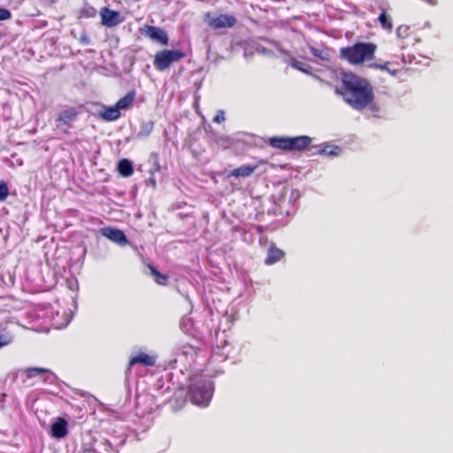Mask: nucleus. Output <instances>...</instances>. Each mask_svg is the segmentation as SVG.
Masks as SVG:
<instances>
[{"mask_svg":"<svg viewBox=\"0 0 453 453\" xmlns=\"http://www.w3.org/2000/svg\"><path fill=\"white\" fill-rule=\"evenodd\" d=\"M102 234L119 246H126L129 241L122 230L114 227H104L101 229Z\"/></svg>","mask_w":453,"mask_h":453,"instance_id":"obj_12","label":"nucleus"},{"mask_svg":"<svg viewBox=\"0 0 453 453\" xmlns=\"http://www.w3.org/2000/svg\"><path fill=\"white\" fill-rule=\"evenodd\" d=\"M102 24L107 27H113L123 22L124 19L118 11L104 7L100 11Z\"/></svg>","mask_w":453,"mask_h":453,"instance_id":"obj_11","label":"nucleus"},{"mask_svg":"<svg viewBox=\"0 0 453 453\" xmlns=\"http://www.w3.org/2000/svg\"><path fill=\"white\" fill-rule=\"evenodd\" d=\"M186 56L180 50H163L155 55L154 66L158 71H165L175 62L180 61Z\"/></svg>","mask_w":453,"mask_h":453,"instance_id":"obj_7","label":"nucleus"},{"mask_svg":"<svg viewBox=\"0 0 453 453\" xmlns=\"http://www.w3.org/2000/svg\"><path fill=\"white\" fill-rule=\"evenodd\" d=\"M342 88L336 92L342 96L344 101L353 109L361 111L367 106L373 112L379 111L378 107L372 105L374 99L373 88L365 78L353 73H342Z\"/></svg>","mask_w":453,"mask_h":453,"instance_id":"obj_1","label":"nucleus"},{"mask_svg":"<svg viewBox=\"0 0 453 453\" xmlns=\"http://www.w3.org/2000/svg\"><path fill=\"white\" fill-rule=\"evenodd\" d=\"M378 20L382 27L383 29L391 31L393 28V24L391 22V19L387 15L386 11L383 9L381 13L378 17Z\"/></svg>","mask_w":453,"mask_h":453,"instance_id":"obj_29","label":"nucleus"},{"mask_svg":"<svg viewBox=\"0 0 453 453\" xmlns=\"http://www.w3.org/2000/svg\"><path fill=\"white\" fill-rule=\"evenodd\" d=\"M141 34L150 38L154 42H157L162 45L168 44V35L161 27L145 26L144 27L141 28Z\"/></svg>","mask_w":453,"mask_h":453,"instance_id":"obj_10","label":"nucleus"},{"mask_svg":"<svg viewBox=\"0 0 453 453\" xmlns=\"http://www.w3.org/2000/svg\"><path fill=\"white\" fill-rule=\"evenodd\" d=\"M211 140L219 147H221L222 149H227L233 143V141H232V139L230 137H228L226 135H219V134H214L211 135Z\"/></svg>","mask_w":453,"mask_h":453,"instance_id":"obj_26","label":"nucleus"},{"mask_svg":"<svg viewBox=\"0 0 453 453\" xmlns=\"http://www.w3.org/2000/svg\"><path fill=\"white\" fill-rule=\"evenodd\" d=\"M136 364H142L145 366H153L156 364V357L146 353H140L132 357L128 363V371Z\"/></svg>","mask_w":453,"mask_h":453,"instance_id":"obj_18","label":"nucleus"},{"mask_svg":"<svg viewBox=\"0 0 453 453\" xmlns=\"http://www.w3.org/2000/svg\"><path fill=\"white\" fill-rule=\"evenodd\" d=\"M98 115L102 119L105 121H114L120 117V112L116 105L103 106Z\"/></svg>","mask_w":453,"mask_h":453,"instance_id":"obj_21","label":"nucleus"},{"mask_svg":"<svg viewBox=\"0 0 453 453\" xmlns=\"http://www.w3.org/2000/svg\"><path fill=\"white\" fill-rule=\"evenodd\" d=\"M134 98H135V92L134 90H132V91L128 92L125 96L120 98L115 104V105L117 106V108L119 111L128 110L133 105Z\"/></svg>","mask_w":453,"mask_h":453,"instance_id":"obj_22","label":"nucleus"},{"mask_svg":"<svg viewBox=\"0 0 453 453\" xmlns=\"http://www.w3.org/2000/svg\"><path fill=\"white\" fill-rule=\"evenodd\" d=\"M310 52L321 62H330L332 51L324 44H308Z\"/></svg>","mask_w":453,"mask_h":453,"instance_id":"obj_13","label":"nucleus"},{"mask_svg":"<svg viewBox=\"0 0 453 453\" xmlns=\"http://www.w3.org/2000/svg\"><path fill=\"white\" fill-rule=\"evenodd\" d=\"M301 196V193L296 188H289L287 186L282 187L280 191L273 196V201L275 205L273 212L278 216H291L296 212V203Z\"/></svg>","mask_w":453,"mask_h":453,"instance_id":"obj_3","label":"nucleus"},{"mask_svg":"<svg viewBox=\"0 0 453 453\" xmlns=\"http://www.w3.org/2000/svg\"><path fill=\"white\" fill-rule=\"evenodd\" d=\"M311 142L308 135L289 136L290 151H301L306 149Z\"/></svg>","mask_w":453,"mask_h":453,"instance_id":"obj_17","label":"nucleus"},{"mask_svg":"<svg viewBox=\"0 0 453 453\" xmlns=\"http://www.w3.org/2000/svg\"><path fill=\"white\" fill-rule=\"evenodd\" d=\"M203 22L211 29L219 30L234 27L237 19L231 14L208 12L203 14Z\"/></svg>","mask_w":453,"mask_h":453,"instance_id":"obj_6","label":"nucleus"},{"mask_svg":"<svg viewBox=\"0 0 453 453\" xmlns=\"http://www.w3.org/2000/svg\"><path fill=\"white\" fill-rule=\"evenodd\" d=\"M226 119V117H225V111L223 110H219L215 115V117L213 118V121L215 123H222L223 121H225Z\"/></svg>","mask_w":453,"mask_h":453,"instance_id":"obj_36","label":"nucleus"},{"mask_svg":"<svg viewBox=\"0 0 453 453\" xmlns=\"http://www.w3.org/2000/svg\"><path fill=\"white\" fill-rule=\"evenodd\" d=\"M151 274L155 277V281L160 285H165L168 276L161 273L154 266L149 265Z\"/></svg>","mask_w":453,"mask_h":453,"instance_id":"obj_30","label":"nucleus"},{"mask_svg":"<svg viewBox=\"0 0 453 453\" xmlns=\"http://www.w3.org/2000/svg\"><path fill=\"white\" fill-rule=\"evenodd\" d=\"M12 18V12L6 9L0 7V21L8 20Z\"/></svg>","mask_w":453,"mask_h":453,"instance_id":"obj_35","label":"nucleus"},{"mask_svg":"<svg viewBox=\"0 0 453 453\" xmlns=\"http://www.w3.org/2000/svg\"><path fill=\"white\" fill-rule=\"evenodd\" d=\"M284 255L285 253L283 250L278 249L275 245L272 244L267 250L265 264L266 265H274L280 261Z\"/></svg>","mask_w":453,"mask_h":453,"instance_id":"obj_19","label":"nucleus"},{"mask_svg":"<svg viewBox=\"0 0 453 453\" xmlns=\"http://www.w3.org/2000/svg\"><path fill=\"white\" fill-rule=\"evenodd\" d=\"M80 41L83 44H88L90 42L88 36L86 35H81Z\"/></svg>","mask_w":453,"mask_h":453,"instance_id":"obj_40","label":"nucleus"},{"mask_svg":"<svg viewBox=\"0 0 453 453\" xmlns=\"http://www.w3.org/2000/svg\"><path fill=\"white\" fill-rule=\"evenodd\" d=\"M96 13V11L93 7H87L82 11V14L86 17H94Z\"/></svg>","mask_w":453,"mask_h":453,"instance_id":"obj_37","label":"nucleus"},{"mask_svg":"<svg viewBox=\"0 0 453 453\" xmlns=\"http://www.w3.org/2000/svg\"><path fill=\"white\" fill-rule=\"evenodd\" d=\"M177 356H192L194 353L193 347L188 343L178 344L174 348Z\"/></svg>","mask_w":453,"mask_h":453,"instance_id":"obj_28","label":"nucleus"},{"mask_svg":"<svg viewBox=\"0 0 453 453\" xmlns=\"http://www.w3.org/2000/svg\"><path fill=\"white\" fill-rule=\"evenodd\" d=\"M150 182L152 184V186H153V187H155V186H156V180H155V179H154V178H150Z\"/></svg>","mask_w":453,"mask_h":453,"instance_id":"obj_43","label":"nucleus"},{"mask_svg":"<svg viewBox=\"0 0 453 453\" xmlns=\"http://www.w3.org/2000/svg\"><path fill=\"white\" fill-rule=\"evenodd\" d=\"M9 281H10L9 285H13V283H14V277L12 275H11V274H9Z\"/></svg>","mask_w":453,"mask_h":453,"instance_id":"obj_42","label":"nucleus"},{"mask_svg":"<svg viewBox=\"0 0 453 453\" xmlns=\"http://www.w3.org/2000/svg\"><path fill=\"white\" fill-rule=\"evenodd\" d=\"M25 373L27 378H35V377H37L40 375L46 374L45 378L43 379V381L45 383H49V384H54L57 380V376L53 372H51L50 370L45 369V368H39V367L27 368L25 371Z\"/></svg>","mask_w":453,"mask_h":453,"instance_id":"obj_14","label":"nucleus"},{"mask_svg":"<svg viewBox=\"0 0 453 453\" xmlns=\"http://www.w3.org/2000/svg\"><path fill=\"white\" fill-rule=\"evenodd\" d=\"M409 29L410 27L405 25H401L396 29V35L399 38H405L409 35Z\"/></svg>","mask_w":453,"mask_h":453,"instance_id":"obj_34","label":"nucleus"},{"mask_svg":"<svg viewBox=\"0 0 453 453\" xmlns=\"http://www.w3.org/2000/svg\"><path fill=\"white\" fill-rule=\"evenodd\" d=\"M50 434L54 438H64L67 434V421L64 418H58L50 426Z\"/></svg>","mask_w":453,"mask_h":453,"instance_id":"obj_16","label":"nucleus"},{"mask_svg":"<svg viewBox=\"0 0 453 453\" xmlns=\"http://www.w3.org/2000/svg\"><path fill=\"white\" fill-rule=\"evenodd\" d=\"M214 392L211 379L203 373L194 374L189 379L188 395L192 403L201 407L210 403Z\"/></svg>","mask_w":453,"mask_h":453,"instance_id":"obj_2","label":"nucleus"},{"mask_svg":"<svg viewBox=\"0 0 453 453\" xmlns=\"http://www.w3.org/2000/svg\"><path fill=\"white\" fill-rule=\"evenodd\" d=\"M153 127H154V123L152 121H150V120L142 121L141 124L140 130L137 133V137L138 138L148 137L151 134Z\"/></svg>","mask_w":453,"mask_h":453,"instance_id":"obj_27","label":"nucleus"},{"mask_svg":"<svg viewBox=\"0 0 453 453\" xmlns=\"http://www.w3.org/2000/svg\"><path fill=\"white\" fill-rule=\"evenodd\" d=\"M270 145L273 148L290 151L289 136H274L270 139Z\"/></svg>","mask_w":453,"mask_h":453,"instance_id":"obj_23","label":"nucleus"},{"mask_svg":"<svg viewBox=\"0 0 453 453\" xmlns=\"http://www.w3.org/2000/svg\"><path fill=\"white\" fill-rule=\"evenodd\" d=\"M232 357V346L226 342L223 345H217L212 349L211 358L215 361H224Z\"/></svg>","mask_w":453,"mask_h":453,"instance_id":"obj_15","label":"nucleus"},{"mask_svg":"<svg viewBox=\"0 0 453 453\" xmlns=\"http://www.w3.org/2000/svg\"><path fill=\"white\" fill-rule=\"evenodd\" d=\"M118 171L123 177H129L134 173L133 163L129 159L123 158L118 163Z\"/></svg>","mask_w":453,"mask_h":453,"instance_id":"obj_25","label":"nucleus"},{"mask_svg":"<svg viewBox=\"0 0 453 453\" xmlns=\"http://www.w3.org/2000/svg\"><path fill=\"white\" fill-rule=\"evenodd\" d=\"M257 51H259V52H261L263 54H266V55L271 54V50L265 49L263 46H257Z\"/></svg>","mask_w":453,"mask_h":453,"instance_id":"obj_38","label":"nucleus"},{"mask_svg":"<svg viewBox=\"0 0 453 453\" xmlns=\"http://www.w3.org/2000/svg\"><path fill=\"white\" fill-rule=\"evenodd\" d=\"M125 440L119 442H111L107 439H96L91 435L83 438L81 442L82 453H119V448L122 446Z\"/></svg>","mask_w":453,"mask_h":453,"instance_id":"obj_5","label":"nucleus"},{"mask_svg":"<svg viewBox=\"0 0 453 453\" xmlns=\"http://www.w3.org/2000/svg\"><path fill=\"white\" fill-rule=\"evenodd\" d=\"M255 169H256V166L243 165H241L240 167L235 168L233 171H231V173H229V176L235 177V178L249 177L254 173Z\"/></svg>","mask_w":453,"mask_h":453,"instance_id":"obj_24","label":"nucleus"},{"mask_svg":"<svg viewBox=\"0 0 453 453\" xmlns=\"http://www.w3.org/2000/svg\"><path fill=\"white\" fill-rule=\"evenodd\" d=\"M376 46L371 42H356L353 46L342 48L341 58L351 64H361L373 58Z\"/></svg>","mask_w":453,"mask_h":453,"instance_id":"obj_4","label":"nucleus"},{"mask_svg":"<svg viewBox=\"0 0 453 453\" xmlns=\"http://www.w3.org/2000/svg\"><path fill=\"white\" fill-rule=\"evenodd\" d=\"M64 317H65L64 321H62V322L56 321L55 322V326L57 328L65 327L70 323V321L72 319V315L69 312L65 311Z\"/></svg>","mask_w":453,"mask_h":453,"instance_id":"obj_32","label":"nucleus"},{"mask_svg":"<svg viewBox=\"0 0 453 453\" xmlns=\"http://www.w3.org/2000/svg\"><path fill=\"white\" fill-rule=\"evenodd\" d=\"M79 115V111L74 107H68L61 111L56 119L57 127L65 134H68L69 129L73 127Z\"/></svg>","mask_w":453,"mask_h":453,"instance_id":"obj_8","label":"nucleus"},{"mask_svg":"<svg viewBox=\"0 0 453 453\" xmlns=\"http://www.w3.org/2000/svg\"><path fill=\"white\" fill-rule=\"evenodd\" d=\"M12 336L6 333V334H0V349L11 344L12 342Z\"/></svg>","mask_w":453,"mask_h":453,"instance_id":"obj_31","label":"nucleus"},{"mask_svg":"<svg viewBox=\"0 0 453 453\" xmlns=\"http://www.w3.org/2000/svg\"><path fill=\"white\" fill-rule=\"evenodd\" d=\"M9 196V188L4 181H0V201H4Z\"/></svg>","mask_w":453,"mask_h":453,"instance_id":"obj_33","label":"nucleus"},{"mask_svg":"<svg viewBox=\"0 0 453 453\" xmlns=\"http://www.w3.org/2000/svg\"><path fill=\"white\" fill-rule=\"evenodd\" d=\"M266 42L270 44H272L280 54L285 56L284 62L292 66L293 68L301 71L304 73H311V66L296 59L294 57L290 56L289 52L286 50H284L280 44L274 41L266 40Z\"/></svg>","mask_w":453,"mask_h":453,"instance_id":"obj_9","label":"nucleus"},{"mask_svg":"<svg viewBox=\"0 0 453 453\" xmlns=\"http://www.w3.org/2000/svg\"><path fill=\"white\" fill-rule=\"evenodd\" d=\"M371 66L375 67V68H379V69H381V70H387V71L389 72V69L386 66V65L372 64V65H371Z\"/></svg>","mask_w":453,"mask_h":453,"instance_id":"obj_39","label":"nucleus"},{"mask_svg":"<svg viewBox=\"0 0 453 453\" xmlns=\"http://www.w3.org/2000/svg\"><path fill=\"white\" fill-rule=\"evenodd\" d=\"M159 169H160L159 163H158V161L156 159V160H155V163H154V170H151V171H150L151 174H153L154 171H159Z\"/></svg>","mask_w":453,"mask_h":453,"instance_id":"obj_41","label":"nucleus"},{"mask_svg":"<svg viewBox=\"0 0 453 453\" xmlns=\"http://www.w3.org/2000/svg\"><path fill=\"white\" fill-rule=\"evenodd\" d=\"M342 152V149L340 146L326 142L319 146L317 153L330 157H339Z\"/></svg>","mask_w":453,"mask_h":453,"instance_id":"obj_20","label":"nucleus"}]
</instances>
